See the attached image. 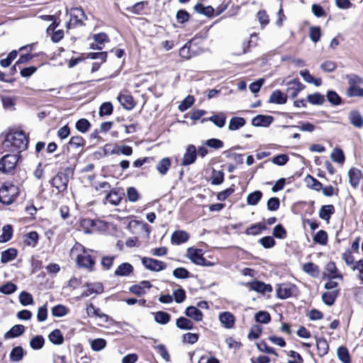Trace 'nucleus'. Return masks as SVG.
Here are the masks:
<instances>
[{"label": "nucleus", "mask_w": 363, "mask_h": 363, "mask_svg": "<svg viewBox=\"0 0 363 363\" xmlns=\"http://www.w3.org/2000/svg\"><path fill=\"white\" fill-rule=\"evenodd\" d=\"M307 101L313 105H321L325 101V97L319 93H315L308 95Z\"/></svg>", "instance_id": "c03bdc74"}, {"label": "nucleus", "mask_w": 363, "mask_h": 363, "mask_svg": "<svg viewBox=\"0 0 363 363\" xmlns=\"http://www.w3.org/2000/svg\"><path fill=\"white\" fill-rule=\"evenodd\" d=\"M348 79L349 86L347 89V95L349 97L360 96L363 97V78L355 75L351 74L347 77Z\"/></svg>", "instance_id": "20e7f679"}, {"label": "nucleus", "mask_w": 363, "mask_h": 363, "mask_svg": "<svg viewBox=\"0 0 363 363\" xmlns=\"http://www.w3.org/2000/svg\"><path fill=\"white\" fill-rule=\"evenodd\" d=\"M69 144L71 147L77 148L83 147L85 145V140L81 136H73L70 139Z\"/></svg>", "instance_id": "0e129e2a"}, {"label": "nucleus", "mask_w": 363, "mask_h": 363, "mask_svg": "<svg viewBox=\"0 0 363 363\" xmlns=\"http://www.w3.org/2000/svg\"><path fill=\"white\" fill-rule=\"evenodd\" d=\"M123 194L118 189H112L106 194L103 203H110L114 206H118L123 199Z\"/></svg>", "instance_id": "39448f33"}, {"label": "nucleus", "mask_w": 363, "mask_h": 363, "mask_svg": "<svg viewBox=\"0 0 363 363\" xmlns=\"http://www.w3.org/2000/svg\"><path fill=\"white\" fill-rule=\"evenodd\" d=\"M126 196L128 201L133 203L137 202L141 197L138 191L133 186L127 189Z\"/></svg>", "instance_id": "79ce46f5"}, {"label": "nucleus", "mask_w": 363, "mask_h": 363, "mask_svg": "<svg viewBox=\"0 0 363 363\" xmlns=\"http://www.w3.org/2000/svg\"><path fill=\"white\" fill-rule=\"evenodd\" d=\"M17 289V286L12 282H8L0 286V292L4 294H11Z\"/></svg>", "instance_id": "4d7b16f0"}, {"label": "nucleus", "mask_w": 363, "mask_h": 363, "mask_svg": "<svg viewBox=\"0 0 363 363\" xmlns=\"http://www.w3.org/2000/svg\"><path fill=\"white\" fill-rule=\"evenodd\" d=\"M277 294L280 298H287L292 295L293 287L289 284H281L278 286Z\"/></svg>", "instance_id": "a211bd4d"}, {"label": "nucleus", "mask_w": 363, "mask_h": 363, "mask_svg": "<svg viewBox=\"0 0 363 363\" xmlns=\"http://www.w3.org/2000/svg\"><path fill=\"white\" fill-rule=\"evenodd\" d=\"M273 235L277 238L284 239L286 237V231L281 225H277L273 229Z\"/></svg>", "instance_id": "774afa93"}, {"label": "nucleus", "mask_w": 363, "mask_h": 363, "mask_svg": "<svg viewBox=\"0 0 363 363\" xmlns=\"http://www.w3.org/2000/svg\"><path fill=\"white\" fill-rule=\"evenodd\" d=\"M170 320V315L164 311H158L155 315V320L160 324H167Z\"/></svg>", "instance_id": "09e8293b"}, {"label": "nucleus", "mask_w": 363, "mask_h": 363, "mask_svg": "<svg viewBox=\"0 0 363 363\" xmlns=\"http://www.w3.org/2000/svg\"><path fill=\"white\" fill-rule=\"evenodd\" d=\"M85 13L80 8H73L70 11V21L67 23V27L73 24L74 26H82L83 21L85 18Z\"/></svg>", "instance_id": "6e6552de"}, {"label": "nucleus", "mask_w": 363, "mask_h": 363, "mask_svg": "<svg viewBox=\"0 0 363 363\" xmlns=\"http://www.w3.org/2000/svg\"><path fill=\"white\" fill-rule=\"evenodd\" d=\"M350 123L355 128H362L363 127V117L359 111H352L348 114Z\"/></svg>", "instance_id": "2eb2a0df"}, {"label": "nucleus", "mask_w": 363, "mask_h": 363, "mask_svg": "<svg viewBox=\"0 0 363 363\" xmlns=\"http://www.w3.org/2000/svg\"><path fill=\"white\" fill-rule=\"evenodd\" d=\"M106 345V342L104 339L97 338L92 340L91 343V349L94 351H101Z\"/></svg>", "instance_id": "bf43d9fd"}, {"label": "nucleus", "mask_w": 363, "mask_h": 363, "mask_svg": "<svg viewBox=\"0 0 363 363\" xmlns=\"http://www.w3.org/2000/svg\"><path fill=\"white\" fill-rule=\"evenodd\" d=\"M38 240V234L35 231L28 233L26 236L25 243L31 247H35Z\"/></svg>", "instance_id": "3c124183"}, {"label": "nucleus", "mask_w": 363, "mask_h": 363, "mask_svg": "<svg viewBox=\"0 0 363 363\" xmlns=\"http://www.w3.org/2000/svg\"><path fill=\"white\" fill-rule=\"evenodd\" d=\"M326 270L332 275V279L339 278L340 279H342L341 274H337V269L335 266V264L333 262H329L326 266Z\"/></svg>", "instance_id": "e2e57ef3"}, {"label": "nucleus", "mask_w": 363, "mask_h": 363, "mask_svg": "<svg viewBox=\"0 0 363 363\" xmlns=\"http://www.w3.org/2000/svg\"><path fill=\"white\" fill-rule=\"evenodd\" d=\"M20 193V189L18 186L11 182H6L0 189V202L10 205L13 203Z\"/></svg>", "instance_id": "7ed1b4c3"}, {"label": "nucleus", "mask_w": 363, "mask_h": 363, "mask_svg": "<svg viewBox=\"0 0 363 363\" xmlns=\"http://www.w3.org/2000/svg\"><path fill=\"white\" fill-rule=\"evenodd\" d=\"M68 179L63 174H57L51 180V184L58 192H63L67 188Z\"/></svg>", "instance_id": "9d476101"}, {"label": "nucleus", "mask_w": 363, "mask_h": 363, "mask_svg": "<svg viewBox=\"0 0 363 363\" xmlns=\"http://www.w3.org/2000/svg\"><path fill=\"white\" fill-rule=\"evenodd\" d=\"M171 167V160H160L156 168L162 175L165 174Z\"/></svg>", "instance_id": "5fc2aeb1"}, {"label": "nucleus", "mask_w": 363, "mask_h": 363, "mask_svg": "<svg viewBox=\"0 0 363 363\" xmlns=\"http://www.w3.org/2000/svg\"><path fill=\"white\" fill-rule=\"evenodd\" d=\"M267 157H272L271 159H289V155L286 154L272 155L270 150L259 151L257 153V159H262Z\"/></svg>", "instance_id": "72a5a7b5"}, {"label": "nucleus", "mask_w": 363, "mask_h": 363, "mask_svg": "<svg viewBox=\"0 0 363 363\" xmlns=\"http://www.w3.org/2000/svg\"><path fill=\"white\" fill-rule=\"evenodd\" d=\"M262 197V193L260 191H255L247 197V203L250 206L257 205Z\"/></svg>", "instance_id": "58836bf2"}, {"label": "nucleus", "mask_w": 363, "mask_h": 363, "mask_svg": "<svg viewBox=\"0 0 363 363\" xmlns=\"http://www.w3.org/2000/svg\"><path fill=\"white\" fill-rule=\"evenodd\" d=\"M304 88L305 86L299 80H291L287 83L286 95L291 98H295Z\"/></svg>", "instance_id": "1a4fd4ad"}, {"label": "nucleus", "mask_w": 363, "mask_h": 363, "mask_svg": "<svg viewBox=\"0 0 363 363\" xmlns=\"http://www.w3.org/2000/svg\"><path fill=\"white\" fill-rule=\"evenodd\" d=\"M335 213V207L333 205L323 206L318 213L319 217L326 221H329L331 216Z\"/></svg>", "instance_id": "5701e85b"}, {"label": "nucleus", "mask_w": 363, "mask_h": 363, "mask_svg": "<svg viewBox=\"0 0 363 363\" xmlns=\"http://www.w3.org/2000/svg\"><path fill=\"white\" fill-rule=\"evenodd\" d=\"M67 313L68 309L65 306L60 304L54 306L52 309V314L55 317H62Z\"/></svg>", "instance_id": "13d9d810"}, {"label": "nucleus", "mask_w": 363, "mask_h": 363, "mask_svg": "<svg viewBox=\"0 0 363 363\" xmlns=\"http://www.w3.org/2000/svg\"><path fill=\"white\" fill-rule=\"evenodd\" d=\"M29 344L33 350H38L43 348L45 344V339L42 335H35L30 339Z\"/></svg>", "instance_id": "e433bc0d"}, {"label": "nucleus", "mask_w": 363, "mask_h": 363, "mask_svg": "<svg viewBox=\"0 0 363 363\" xmlns=\"http://www.w3.org/2000/svg\"><path fill=\"white\" fill-rule=\"evenodd\" d=\"M186 316L194 319L196 321H201L203 319V313L195 306H189L185 311Z\"/></svg>", "instance_id": "393cba45"}, {"label": "nucleus", "mask_w": 363, "mask_h": 363, "mask_svg": "<svg viewBox=\"0 0 363 363\" xmlns=\"http://www.w3.org/2000/svg\"><path fill=\"white\" fill-rule=\"evenodd\" d=\"M86 313L89 316H97L99 318H105L106 320L108 319V315L104 313H101L99 308H96L94 307L93 303H89L86 306Z\"/></svg>", "instance_id": "a19ab883"}, {"label": "nucleus", "mask_w": 363, "mask_h": 363, "mask_svg": "<svg viewBox=\"0 0 363 363\" xmlns=\"http://www.w3.org/2000/svg\"><path fill=\"white\" fill-rule=\"evenodd\" d=\"M255 320L260 323H267L270 321L271 317L268 312L259 311L255 315Z\"/></svg>", "instance_id": "680f3d73"}, {"label": "nucleus", "mask_w": 363, "mask_h": 363, "mask_svg": "<svg viewBox=\"0 0 363 363\" xmlns=\"http://www.w3.org/2000/svg\"><path fill=\"white\" fill-rule=\"evenodd\" d=\"M267 230V226L264 223H258L252 225L250 227L245 230V234L249 235H257L262 231Z\"/></svg>", "instance_id": "cd10ccee"}, {"label": "nucleus", "mask_w": 363, "mask_h": 363, "mask_svg": "<svg viewBox=\"0 0 363 363\" xmlns=\"http://www.w3.org/2000/svg\"><path fill=\"white\" fill-rule=\"evenodd\" d=\"M194 102V97L193 96H187L184 101L181 103L179 108L181 111L187 110Z\"/></svg>", "instance_id": "338daca9"}, {"label": "nucleus", "mask_w": 363, "mask_h": 363, "mask_svg": "<svg viewBox=\"0 0 363 363\" xmlns=\"http://www.w3.org/2000/svg\"><path fill=\"white\" fill-rule=\"evenodd\" d=\"M189 238V234L184 230L174 231L171 236V242L174 245H181L186 242Z\"/></svg>", "instance_id": "ddd939ff"}, {"label": "nucleus", "mask_w": 363, "mask_h": 363, "mask_svg": "<svg viewBox=\"0 0 363 363\" xmlns=\"http://www.w3.org/2000/svg\"><path fill=\"white\" fill-rule=\"evenodd\" d=\"M147 4V1H140L132 6L127 7L126 10L134 14H140L144 10L145 6Z\"/></svg>", "instance_id": "49530a36"}, {"label": "nucleus", "mask_w": 363, "mask_h": 363, "mask_svg": "<svg viewBox=\"0 0 363 363\" xmlns=\"http://www.w3.org/2000/svg\"><path fill=\"white\" fill-rule=\"evenodd\" d=\"M89 250H86L82 245L76 243L71 250V255H76V262L79 267L91 271L95 264V261L89 254Z\"/></svg>", "instance_id": "f03ea898"}, {"label": "nucleus", "mask_w": 363, "mask_h": 363, "mask_svg": "<svg viewBox=\"0 0 363 363\" xmlns=\"http://www.w3.org/2000/svg\"><path fill=\"white\" fill-rule=\"evenodd\" d=\"M327 99L330 103L335 106L341 104V98L335 91H328L327 93Z\"/></svg>", "instance_id": "052dcab7"}, {"label": "nucleus", "mask_w": 363, "mask_h": 363, "mask_svg": "<svg viewBox=\"0 0 363 363\" xmlns=\"http://www.w3.org/2000/svg\"><path fill=\"white\" fill-rule=\"evenodd\" d=\"M19 301L20 303L24 306L33 303V296L26 291H22L20 293Z\"/></svg>", "instance_id": "603ef678"}, {"label": "nucleus", "mask_w": 363, "mask_h": 363, "mask_svg": "<svg viewBox=\"0 0 363 363\" xmlns=\"http://www.w3.org/2000/svg\"><path fill=\"white\" fill-rule=\"evenodd\" d=\"M28 144V138L22 130H10L6 135L5 140L2 143L4 152L1 159L13 157L21 158V152L26 150Z\"/></svg>", "instance_id": "f257e3e1"}, {"label": "nucleus", "mask_w": 363, "mask_h": 363, "mask_svg": "<svg viewBox=\"0 0 363 363\" xmlns=\"http://www.w3.org/2000/svg\"><path fill=\"white\" fill-rule=\"evenodd\" d=\"M26 354V352L21 346L14 347L10 353L9 358L12 362H20Z\"/></svg>", "instance_id": "412c9836"}, {"label": "nucleus", "mask_w": 363, "mask_h": 363, "mask_svg": "<svg viewBox=\"0 0 363 363\" xmlns=\"http://www.w3.org/2000/svg\"><path fill=\"white\" fill-rule=\"evenodd\" d=\"M204 145L206 146L213 148V149H220L223 147V143L219 139L212 138L207 140L204 142Z\"/></svg>", "instance_id": "69168bd1"}, {"label": "nucleus", "mask_w": 363, "mask_h": 363, "mask_svg": "<svg viewBox=\"0 0 363 363\" xmlns=\"http://www.w3.org/2000/svg\"><path fill=\"white\" fill-rule=\"evenodd\" d=\"M84 287H86V289L82 293V297H88L92 294H100L104 291L103 284L100 282L86 283Z\"/></svg>", "instance_id": "0eeeda50"}, {"label": "nucleus", "mask_w": 363, "mask_h": 363, "mask_svg": "<svg viewBox=\"0 0 363 363\" xmlns=\"http://www.w3.org/2000/svg\"><path fill=\"white\" fill-rule=\"evenodd\" d=\"M142 263L147 269L154 272H160L167 267L164 262L149 257L142 258Z\"/></svg>", "instance_id": "423d86ee"}, {"label": "nucleus", "mask_w": 363, "mask_h": 363, "mask_svg": "<svg viewBox=\"0 0 363 363\" xmlns=\"http://www.w3.org/2000/svg\"><path fill=\"white\" fill-rule=\"evenodd\" d=\"M337 354L339 358V359L342 363H350V357L348 352V350L345 347H340L337 349Z\"/></svg>", "instance_id": "de8ad7c7"}, {"label": "nucleus", "mask_w": 363, "mask_h": 363, "mask_svg": "<svg viewBox=\"0 0 363 363\" xmlns=\"http://www.w3.org/2000/svg\"><path fill=\"white\" fill-rule=\"evenodd\" d=\"M113 112V105L111 102H104L103 103L99 108V115L101 116H109Z\"/></svg>", "instance_id": "6e6d98bb"}, {"label": "nucleus", "mask_w": 363, "mask_h": 363, "mask_svg": "<svg viewBox=\"0 0 363 363\" xmlns=\"http://www.w3.org/2000/svg\"><path fill=\"white\" fill-rule=\"evenodd\" d=\"M322 35L321 30L319 26H311L309 30L310 39L314 43H318Z\"/></svg>", "instance_id": "a18cd8bd"}, {"label": "nucleus", "mask_w": 363, "mask_h": 363, "mask_svg": "<svg viewBox=\"0 0 363 363\" xmlns=\"http://www.w3.org/2000/svg\"><path fill=\"white\" fill-rule=\"evenodd\" d=\"M176 325L182 330H191L193 329L194 324L189 319L184 317H180L177 320Z\"/></svg>", "instance_id": "4c0bfd02"}, {"label": "nucleus", "mask_w": 363, "mask_h": 363, "mask_svg": "<svg viewBox=\"0 0 363 363\" xmlns=\"http://www.w3.org/2000/svg\"><path fill=\"white\" fill-rule=\"evenodd\" d=\"M250 289L253 291L262 294L265 292H271L272 291L271 285L266 284L264 282L259 281H254L251 282Z\"/></svg>", "instance_id": "4be33fe9"}, {"label": "nucleus", "mask_w": 363, "mask_h": 363, "mask_svg": "<svg viewBox=\"0 0 363 363\" xmlns=\"http://www.w3.org/2000/svg\"><path fill=\"white\" fill-rule=\"evenodd\" d=\"M349 180L350 184L356 188L359 184L360 172L354 169H351L348 172Z\"/></svg>", "instance_id": "c9c22d12"}, {"label": "nucleus", "mask_w": 363, "mask_h": 363, "mask_svg": "<svg viewBox=\"0 0 363 363\" xmlns=\"http://www.w3.org/2000/svg\"><path fill=\"white\" fill-rule=\"evenodd\" d=\"M117 99L123 107L127 110H131L135 106L133 98L130 94L121 93L118 94Z\"/></svg>", "instance_id": "f8f14e48"}, {"label": "nucleus", "mask_w": 363, "mask_h": 363, "mask_svg": "<svg viewBox=\"0 0 363 363\" xmlns=\"http://www.w3.org/2000/svg\"><path fill=\"white\" fill-rule=\"evenodd\" d=\"M211 121L218 128H223L225 125L226 117L223 113L214 114L209 118H203L201 122Z\"/></svg>", "instance_id": "4468645a"}, {"label": "nucleus", "mask_w": 363, "mask_h": 363, "mask_svg": "<svg viewBox=\"0 0 363 363\" xmlns=\"http://www.w3.org/2000/svg\"><path fill=\"white\" fill-rule=\"evenodd\" d=\"M133 271V267L128 262L120 264L115 270L114 274L118 277H127Z\"/></svg>", "instance_id": "aec40b11"}, {"label": "nucleus", "mask_w": 363, "mask_h": 363, "mask_svg": "<svg viewBox=\"0 0 363 363\" xmlns=\"http://www.w3.org/2000/svg\"><path fill=\"white\" fill-rule=\"evenodd\" d=\"M313 241L320 245H325L328 241V233L325 230H319L313 237Z\"/></svg>", "instance_id": "864d4df0"}, {"label": "nucleus", "mask_w": 363, "mask_h": 363, "mask_svg": "<svg viewBox=\"0 0 363 363\" xmlns=\"http://www.w3.org/2000/svg\"><path fill=\"white\" fill-rule=\"evenodd\" d=\"M287 101V95L280 90L274 91L269 96V102L276 104H284Z\"/></svg>", "instance_id": "f3484780"}, {"label": "nucleus", "mask_w": 363, "mask_h": 363, "mask_svg": "<svg viewBox=\"0 0 363 363\" xmlns=\"http://www.w3.org/2000/svg\"><path fill=\"white\" fill-rule=\"evenodd\" d=\"M17 161L0 160V171L6 174L12 173L16 166Z\"/></svg>", "instance_id": "c756f323"}, {"label": "nucleus", "mask_w": 363, "mask_h": 363, "mask_svg": "<svg viewBox=\"0 0 363 363\" xmlns=\"http://www.w3.org/2000/svg\"><path fill=\"white\" fill-rule=\"evenodd\" d=\"M219 320L226 328L230 329L235 325V316L230 312H223L219 315Z\"/></svg>", "instance_id": "dca6fc26"}, {"label": "nucleus", "mask_w": 363, "mask_h": 363, "mask_svg": "<svg viewBox=\"0 0 363 363\" xmlns=\"http://www.w3.org/2000/svg\"><path fill=\"white\" fill-rule=\"evenodd\" d=\"M303 270L313 277H317L319 275L318 267L313 262H308L303 265Z\"/></svg>", "instance_id": "7c9ffc66"}, {"label": "nucleus", "mask_w": 363, "mask_h": 363, "mask_svg": "<svg viewBox=\"0 0 363 363\" xmlns=\"http://www.w3.org/2000/svg\"><path fill=\"white\" fill-rule=\"evenodd\" d=\"M13 235V228L10 225H6L2 228V234L0 235V242H6L11 240Z\"/></svg>", "instance_id": "37998d69"}, {"label": "nucleus", "mask_w": 363, "mask_h": 363, "mask_svg": "<svg viewBox=\"0 0 363 363\" xmlns=\"http://www.w3.org/2000/svg\"><path fill=\"white\" fill-rule=\"evenodd\" d=\"M339 294V290L335 289L330 291L323 293L322 295V299L325 304L328 306H332L335 303L336 298Z\"/></svg>", "instance_id": "bb28decb"}, {"label": "nucleus", "mask_w": 363, "mask_h": 363, "mask_svg": "<svg viewBox=\"0 0 363 363\" xmlns=\"http://www.w3.org/2000/svg\"><path fill=\"white\" fill-rule=\"evenodd\" d=\"M25 331V327L23 325H15L9 331L4 334L5 339H10L21 335Z\"/></svg>", "instance_id": "b1692460"}, {"label": "nucleus", "mask_w": 363, "mask_h": 363, "mask_svg": "<svg viewBox=\"0 0 363 363\" xmlns=\"http://www.w3.org/2000/svg\"><path fill=\"white\" fill-rule=\"evenodd\" d=\"M245 124V121L243 118L233 117L230 119L228 129L230 130H236L242 127Z\"/></svg>", "instance_id": "ea45409f"}, {"label": "nucleus", "mask_w": 363, "mask_h": 363, "mask_svg": "<svg viewBox=\"0 0 363 363\" xmlns=\"http://www.w3.org/2000/svg\"><path fill=\"white\" fill-rule=\"evenodd\" d=\"M76 129L79 132L84 133L88 131L91 127L89 121L85 118H81L76 123Z\"/></svg>", "instance_id": "8fccbe9b"}, {"label": "nucleus", "mask_w": 363, "mask_h": 363, "mask_svg": "<svg viewBox=\"0 0 363 363\" xmlns=\"http://www.w3.org/2000/svg\"><path fill=\"white\" fill-rule=\"evenodd\" d=\"M272 116L258 115L253 118L252 121V124L254 126H267L272 123Z\"/></svg>", "instance_id": "c85d7f7f"}, {"label": "nucleus", "mask_w": 363, "mask_h": 363, "mask_svg": "<svg viewBox=\"0 0 363 363\" xmlns=\"http://www.w3.org/2000/svg\"><path fill=\"white\" fill-rule=\"evenodd\" d=\"M316 340V347L318 350V354L320 357H323L328 354L329 350V345L327 340L324 337H318L315 336Z\"/></svg>", "instance_id": "6ab92c4d"}, {"label": "nucleus", "mask_w": 363, "mask_h": 363, "mask_svg": "<svg viewBox=\"0 0 363 363\" xmlns=\"http://www.w3.org/2000/svg\"><path fill=\"white\" fill-rule=\"evenodd\" d=\"M187 257L196 264L200 265L201 264H204V257H203L202 250L201 249L189 247L187 249Z\"/></svg>", "instance_id": "9b49d317"}, {"label": "nucleus", "mask_w": 363, "mask_h": 363, "mask_svg": "<svg viewBox=\"0 0 363 363\" xmlns=\"http://www.w3.org/2000/svg\"><path fill=\"white\" fill-rule=\"evenodd\" d=\"M305 182L308 187L315 191H319L322 189V183L310 175L306 177Z\"/></svg>", "instance_id": "f704fd0d"}, {"label": "nucleus", "mask_w": 363, "mask_h": 363, "mask_svg": "<svg viewBox=\"0 0 363 363\" xmlns=\"http://www.w3.org/2000/svg\"><path fill=\"white\" fill-rule=\"evenodd\" d=\"M49 340L55 345H61L63 343L64 337L61 331L58 329L54 330L48 335Z\"/></svg>", "instance_id": "473e14b6"}, {"label": "nucleus", "mask_w": 363, "mask_h": 363, "mask_svg": "<svg viewBox=\"0 0 363 363\" xmlns=\"http://www.w3.org/2000/svg\"><path fill=\"white\" fill-rule=\"evenodd\" d=\"M18 255L17 250L14 248H9L1 252V262L2 263H8L13 260Z\"/></svg>", "instance_id": "a878e982"}, {"label": "nucleus", "mask_w": 363, "mask_h": 363, "mask_svg": "<svg viewBox=\"0 0 363 363\" xmlns=\"http://www.w3.org/2000/svg\"><path fill=\"white\" fill-rule=\"evenodd\" d=\"M240 150H241L240 148H235V149H231L228 151H225L224 152L225 157H232L233 159H238L241 157H245L246 159H247V160L253 159V156L251 155H246L244 153L239 152L238 151Z\"/></svg>", "instance_id": "2f4dec72"}]
</instances>
